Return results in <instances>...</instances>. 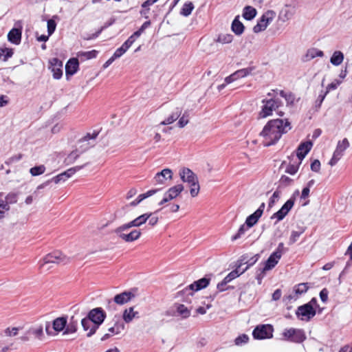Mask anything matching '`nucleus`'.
I'll list each match as a JSON object with an SVG mask.
<instances>
[{
  "label": "nucleus",
  "mask_w": 352,
  "mask_h": 352,
  "mask_svg": "<svg viewBox=\"0 0 352 352\" xmlns=\"http://www.w3.org/2000/svg\"><path fill=\"white\" fill-rule=\"evenodd\" d=\"M292 129L288 119H273L269 120L260 133L263 138V145L270 146L276 144L283 134Z\"/></svg>",
  "instance_id": "obj_1"
},
{
  "label": "nucleus",
  "mask_w": 352,
  "mask_h": 352,
  "mask_svg": "<svg viewBox=\"0 0 352 352\" xmlns=\"http://www.w3.org/2000/svg\"><path fill=\"white\" fill-rule=\"evenodd\" d=\"M179 176L182 182H187L190 185L191 196L196 197L200 188L197 176L188 168H182L179 171Z\"/></svg>",
  "instance_id": "obj_2"
},
{
  "label": "nucleus",
  "mask_w": 352,
  "mask_h": 352,
  "mask_svg": "<svg viewBox=\"0 0 352 352\" xmlns=\"http://www.w3.org/2000/svg\"><path fill=\"white\" fill-rule=\"evenodd\" d=\"M68 316L65 315L58 317L54 319L52 322V328L54 332L51 330V324L50 322L45 324V331L48 336H54L58 333L64 331L67 327Z\"/></svg>",
  "instance_id": "obj_3"
},
{
  "label": "nucleus",
  "mask_w": 352,
  "mask_h": 352,
  "mask_svg": "<svg viewBox=\"0 0 352 352\" xmlns=\"http://www.w3.org/2000/svg\"><path fill=\"white\" fill-rule=\"evenodd\" d=\"M69 259L60 251H54L47 254L42 261H40V267L44 268L47 264H67Z\"/></svg>",
  "instance_id": "obj_4"
},
{
  "label": "nucleus",
  "mask_w": 352,
  "mask_h": 352,
  "mask_svg": "<svg viewBox=\"0 0 352 352\" xmlns=\"http://www.w3.org/2000/svg\"><path fill=\"white\" fill-rule=\"evenodd\" d=\"M282 335L285 340L291 342L302 343L306 339V335L304 330L300 329H285Z\"/></svg>",
  "instance_id": "obj_5"
},
{
  "label": "nucleus",
  "mask_w": 352,
  "mask_h": 352,
  "mask_svg": "<svg viewBox=\"0 0 352 352\" xmlns=\"http://www.w3.org/2000/svg\"><path fill=\"white\" fill-rule=\"evenodd\" d=\"M124 224L116 228L113 232L124 241L127 243H131L138 240L142 234L140 230H133L129 233H124L125 231L129 230L130 228H123Z\"/></svg>",
  "instance_id": "obj_6"
},
{
  "label": "nucleus",
  "mask_w": 352,
  "mask_h": 352,
  "mask_svg": "<svg viewBox=\"0 0 352 352\" xmlns=\"http://www.w3.org/2000/svg\"><path fill=\"white\" fill-rule=\"evenodd\" d=\"M274 327L272 324H258L252 331L255 340H265L273 337Z\"/></svg>",
  "instance_id": "obj_7"
},
{
  "label": "nucleus",
  "mask_w": 352,
  "mask_h": 352,
  "mask_svg": "<svg viewBox=\"0 0 352 352\" xmlns=\"http://www.w3.org/2000/svg\"><path fill=\"white\" fill-rule=\"evenodd\" d=\"M263 105L262 106L261 111L259 112V118H265L272 115L273 111L277 109L281 101L279 99H263L262 100Z\"/></svg>",
  "instance_id": "obj_8"
},
{
  "label": "nucleus",
  "mask_w": 352,
  "mask_h": 352,
  "mask_svg": "<svg viewBox=\"0 0 352 352\" xmlns=\"http://www.w3.org/2000/svg\"><path fill=\"white\" fill-rule=\"evenodd\" d=\"M112 322L113 325L108 329L107 333H105L102 338L101 341H105L111 338L113 335H118L121 333L125 328V324L123 320L119 316H115Z\"/></svg>",
  "instance_id": "obj_9"
},
{
  "label": "nucleus",
  "mask_w": 352,
  "mask_h": 352,
  "mask_svg": "<svg viewBox=\"0 0 352 352\" xmlns=\"http://www.w3.org/2000/svg\"><path fill=\"white\" fill-rule=\"evenodd\" d=\"M275 15V12L272 10H268L264 13L258 19L256 25L253 28L254 33H259L264 31L268 25L272 21Z\"/></svg>",
  "instance_id": "obj_10"
},
{
  "label": "nucleus",
  "mask_w": 352,
  "mask_h": 352,
  "mask_svg": "<svg viewBox=\"0 0 352 352\" xmlns=\"http://www.w3.org/2000/svg\"><path fill=\"white\" fill-rule=\"evenodd\" d=\"M316 314V309L309 304L299 306L296 311L297 318L301 320L309 321Z\"/></svg>",
  "instance_id": "obj_11"
},
{
  "label": "nucleus",
  "mask_w": 352,
  "mask_h": 352,
  "mask_svg": "<svg viewBox=\"0 0 352 352\" xmlns=\"http://www.w3.org/2000/svg\"><path fill=\"white\" fill-rule=\"evenodd\" d=\"M88 318L94 324H102L107 318V314L102 307H96L91 309L88 314Z\"/></svg>",
  "instance_id": "obj_12"
},
{
  "label": "nucleus",
  "mask_w": 352,
  "mask_h": 352,
  "mask_svg": "<svg viewBox=\"0 0 352 352\" xmlns=\"http://www.w3.org/2000/svg\"><path fill=\"white\" fill-rule=\"evenodd\" d=\"M294 206V198L289 199L282 207L272 214L271 219H276L277 221H282Z\"/></svg>",
  "instance_id": "obj_13"
},
{
  "label": "nucleus",
  "mask_w": 352,
  "mask_h": 352,
  "mask_svg": "<svg viewBox=\"0 0 352 352\" xmlns=\"http://www.w3.org/2000/svg\"><path fill=\"white\" fill-rule=\"evenodd\" d=\"M152 212H146L140 215L133 220L124 224L123 228H131L133 227H140L144 224L152 216Z\"/></svg>",
  "instance_id": "obj_14"
},
{
  "label": "nucleus",
  "mask_w": 352,
  "mask_h": 352,
  "mask_svg": "<svg viewBox=\"0 0 352 352\" xmlns=\"http://www.w3.org/2000/svg\"><path fill=\"white\" fill-rule=\"evenodd\" d=\"M52 72L53 73V78L58 80L63 76V62L58 58H53L50 60Z\"/></svg>",
  "instance_id": "obj_15"
},
{
  "label": "nucleus",
  "mask_w": 352,
  "mask_h": 352,
  "mask_svg": "<svg viewBox=\"0 0 352 352\" xmlns=\"http://www.w3.org/2000/svg\"><path fill=\"white\" fill-rule=\"evenodd\" d=\"M313 143L309 140L301 142L296 149V156L299 161L302 162L308 153L311 151Z\"/></svg>",
  "instance_id": "obj_16"
},
{
  "label": "nucleus",
  "mask_w": 352,
  "mask_h": 352,
  "mask_svg": "<svg viewBox=\"0 0 352 352\" xmlns=\"http://www.w3.org/2000/svg\"><path fill=\"white\" fill-rule=\"evenodd\" d=\"M210 276V274L206 275L204 277L194 281L190 285V289H192L195 292L206 288L210 284L211 280Z\"/></svg>",
  "instance_id": "obj_17"
},
{
  "label": "nucleus",
  "mask_w": 352,
  "mask_h": 352,
  "mask_svg": "<svg viewBox=\"0 0 352 352\" xmlns=\"http://www.w3.org/2000/svg\"><path fill=\"white\" fill-rule=\"evenodd\" d=\"M79 69V62L78 58H72L68 60L65 65V74L67 78L74 75Z\"/></svg>",
  "instance_id": "obj_18"
},
{
  "label": "nucleus",
  "mask_w": 352,
  "mask_h": 352,
  "mask_svg": "<svg viewBox=\"0 0 352 352\" xmlns=\"http://www.w3.org/2000/svg\"><path fill=\"white\" fill-rule=\"evenodd\" d=\"M134 297L135 295L131 292L124 291L120 294L116 295L113 298V300L116 304L122 305L129 302Z\"/></svg>",
  "instance_id": "obj_19"
},
{
  "label": "nucleus",
  "mask_w": 352,
  "mask_h": 352,
  "mask_svg": "<svg viewBox=\"0 0 352 352\" xmlns=\"http://www.w3.org/2000/svg\"><path fill=\"white\" fill-rule=\"evenodd\" d=\"M173 177V172L169 168H164L162 171L158 172L154 177V180L156 184H162L168 179H171Z\"/></svg>",
  "instance_id": "obj_20"
},
{
  "label": "nucleus",
  "mask_w": 352,
  "mask_h": 352,
  "mask_svg": "<svg viewBox=\"0 0 352 352\" xmlns=\"http://www.w3.org/2000/svg\"><path fill=\"white\" fill-rule=\"evenodd\" d=\"M21 29L13 28L8 34V40L12 44L19 45L21 41Z\"/></svg>",
  "instance_id": "obj_21"
},
{
  "label": "nucleus",
  "mask_w": 352,
  "mask_h": 352,
  "mask_svg": "<svg viewBox=\"0 0 352 352\" xmlns=\"http://www.w3.org/2000/svg\"><path fill=\"white\" fill-rule=\"evenodd\" d=\"M193 295L194 292L192 289H190V285L177 293V297L180 298L181 300L186 303L192 302V297Z\"/></svg>",
  "instance_id": "obj_22"
},
{
  "label": "nucleus",
  "mask_w": 352,
  "mask_h": 352,
  "mask_svg": "<svg viewBox=\"0 0 352 352\" xmlns=\"http://www.w3.org/2000/svg\"><path fill=\"white\" fill-rule=\"evenodd\" d=\"M297 8V3H293L291 4H286L282 9L280 14L283 16L284 21L289 20L293 17L296 13Z\"/></svg>",
  "instance_id": "obj_23"
},
{
  "label": "nucleus",
  "mask_w": 352,
  "mask_h": 352,
  "mask_svg": "<svg viewBox=\"0 0 352 352\" xmlns=\"http://www.w3.org/2000/svg\"><path fill=\"white\" fill-rule=\"evenodd\" d=\"M232 31L237 36L241 35L245 30V26L239 20V16H235L231 25Z\"/></svg>",
  "instance_id": "obj_24"
},
{
  "label": "nucleus",
  "mask_w": 352,
  "mask_h": 352,
  "mask_svg": "<svg viewBox=\"0 0 352 352\" xmlns=\"http://www.w3.org/2000/svg\"><path fill=\"white\" fill-rule=\"evenodd\" d=\"M66 180H67V178L65 176V174L64 172L58 174V175L52 177V179L43 182V184H40L37 187V190L43 189L47 186L51 182H54L55 184H58L60 182H64Z\"/></svg>",
  "instance_id": "obj_25"
},
{
  "label": "nucleus",
  "mask_w": 352,
  "mask_h": 352,
  "mask_svg": "<svg viewBox=\"0 0 352 352\" xmlns=\"http://www.w3.org/2000/svg\"><path fill=\"white\" fill-rule=\"evenodd\" d=\"M280 258L281 256L276 254V253L272 252L265 262L263 267L268 271L272 270L277 265Z\"/></svg>",
  "instance_id": "obj_26"
},
{
  "label": "nucleus",
  "mask_w": 352,
  "mask_h": 352,
  "mask_svg": "<svg viewBox=\"0 0 352 352\" xmlns=\"http://www.w3.org/2000/svg\"><path fill=\"white\" fill-rule=\"evenodd\" d=\"M183 190L184 186L182 184H177L170 188L164 194L168 199L172 200L179 196Z\"/></svg>",
  "instance_id": "obj_27"
},
{
  "label": "nucleus",
  "mask_w": 352,
  "mask_h": 352,
  "mask_svg": "<svg viewBox=\"0 0 352 352\" xmlns=\"http://www.w3.org/2000/svg\"><path fill=\"white\" fill-rule=\"evenodd\" d=\"M324 53L322 51L316 48H311L307 50L306 54L302 57V60L304 62H307L316 57H322Z\"/></svg>",
  "instance_id": "obj_28"
},
{
  "label": "nucleus",
  "mask_w": 352,
  "mask_h": 352,
  "mask_svg": "<svg viewBox=\"0 0 352 352\" xmlns=\"http://www.w3.org/2000/svg\"><path fill=\"white\" fill-rule=\"evenodd\" d=\"M78 329V320L74 316H72L69 319V322L67 323V327L63 331V335H67L74 333Z\"/></svg>",
  "instance_id": "obj_29"
},
{
  "label": "nucleus",
  "mask_w": 352,
  "mask_h": 352,
  "mask_svg": "<svg viewBox=\"0 0 352 352\" xmlns=\"http://www.w3.org/2000/svg\"><path fill=\"white\" fill-rule=\"evenodd\" d=\"M305 230L306 227L305 226H298L296 230H292L289 239V245L295 243L298 240L300 235L305 232Z\"/></svg>",
  "instance_id": "obj_30"
},
{
  "label": "nucleus",
  "mask_w": 352,
  "mask_h": 352,
  "mask_svg": "<svg viewBox=\"0 0 352 352\" xmlns=\"http://www.w3.org/2000/svg\"><path fill=\"white\" fill-rule=\"evenodd\" d=\"M256 14L257 11L254 8L250 6H246L243 8L242 16L245 20L251 21L255 18Z\"/></svg>",
  "instance_id": "obj_31"
},
{
  "label": "nucleus",
  "mask_w": 352,
  "mask_h": 352,
  "mask_svg": "<svg viewBox=\"0 0 352 352\" xmlns=\"http://www.w3.org/2000/svg\"><path fill=\"white\" fill-rule=\"evenodd\" d=\"M138 312L133 311V307H129V309H126L122 315V320L123 322H125L126 323L131 322L133 319L135 317H138Z\"/></svg>",
  "instance_id": "obj_32"
},
{
  "label": "nucleus",
  "mask_w": 352,
  "mask_h": 352,
  "mask_svg": "<svg viewBox=\"0 0 352 352\" xmlns=\"http://www.w3.org/2000/svg\"><path fill=\"white\" fill-rule=\"evenodd\" d=\"M182 113V109L179 107H177L174 111L164 121H162L160 124L162 125L170 124L177 120Z\"/></svg>",
  "instance_id": "obj_33"
},
{
  "label": "nucleus",
  "mask_w": 352,
  "mask_h": 352,
  "mask_svg": "<svg viewBox=\"0 0 352 352\" xmlns=\"http://www.w3.org/2000/svg\"><path fill=\"white\" fill-rule=\"evenodd\" d=\"M258 213V212H254L246 218L245 224L248 228L253 227L258 222L261 217V216H259Z\"/></svg>",
  "instance_id": "obj_34"
},
{
  "label": "nucleus",
  "mask_w": 352,
  "mask_h": 352,
  "mask_svg": "<svg viewBox=\"0 0 352 352\" xmlns=\"http://www.w3.org/2000/svg\"><path fill=\"white\" fill-rule=\"evenodd\" d=\"M344 60V54L340 51H336L330 58V62L335 66L340 65Z\"/></svg>",
  "instance_id": "obj_35"
},
{
  "label": "nucleus",
  "mask_w": 352,
  "mask_h": 352,
  "mask_svg": "<svg viewBox=\"0 0 352 352\" xmlns=\"http://www.w3.org/2000/svg\"><path fill=\"white\" fill-rule=\"evenodd\" d=\"M98 52L97 50H93L88 52H79L78 54V56L82 60H89L94 58H96Z\"/></svg>",
  "instance_id": "obj_36"
},
{
  "label": "nucleus",
  "mask_w": 352,
  "mask_h": 352,
  "mask_svg": "<svg viewBox=\"0 0 352 352\" xmlns=\"http://www.w3.org/2000/svg\"><path fill=\"white\" fill-rule=\"evenodd\" d=\"M100 131H94L93 133H87L84 137L79 140L78 144H83L85 142H94L96 138L98 136Z\"/></svg>",
  "instance_id": "obj_37"
},
{
  "label": "nucleus",
  "mask_w": 352,
  "mask_h": 352,
  "mask_svg": "<svg viewBox=\"0 0 352 352\" xmlns=\"http://www.w3.org/2000/svg\"><path fill=\"white\" fill-rule=\"evenodd\" d=\"M194 8V5L191 1L186 2L183 5L179 14L184 16H188L191 14Z\"/></svg>",
  "instance_id": "obj_38"
},
{
  "label": "nucleus",
  "mask_w": 352,
  "mask_h": 352,
  "mask_svg": "<svg viewBox=\"0 0 352 352\" xmlns=\"http://www.w3.org/2000/svg\"><path fill=\"white\" fill-rule=\"evenodd\" d=\"M80 155L81 153L78 151V149H76L72 151L65 158V163L67 165H69L74 163Z\"/></svg>",
  "instance_id": "obj_39"
},
{
  "label": "nucleus",
  "mask_w": 352,
  "mask_h": 352,
  "mask_svg": "<svg viewBox=\"0 0 352 352\" xmlns=\"http://www.w3.org/2000/svg\"><path fill=\"white\" fill-rule=\"evenodd\" d=\"M254 67H248L246 68L241 69L235 72V76L236 78H244L250 74H252V72L254 70Z\"/></svg>",
  "instance_id": "obj_40"
},
{
  "label": "nucleus",
  "mask_w": 352,
  "mask_h": 352,
  "mask_svg": "<svg viewBox=\"0 0 352 352\" xmlns=\"http://www.w3.org/2000/svg\"><path fill=\"white\" fill-rule=\"evenodd\" d=\"M308 289L309 286L307 283H299L294 286V292L296 295H301L306 293Z\"/></svg>",
  "instance_id": "obj_41"
},
{
  "label": "nucleus",
  "mask_w": 352,
  "mask_h": 352,
  "mask_svg": "<svg viewBox=\"0 0 352 352\" xmlns=\"http://www.w3.org/2000/svg\"><path fill=\"white\" fill-rule=\"evenodd\" d=\"M244 272L242 271H240L239 269L238 268H235L234 270H232V272H230L223 279H225V280L229 283L230 282H231L232 280L235 279L236 278L239 277V276H241L242 274H243Z\"/></svg>",
  "instance_id": "obj_42"
},
{
  "label": "nucleus",
  "mask_w": 352,
  "mask_h": 352,
  "mask_svg": "<svg viewBox=\"0 0 352 352\" xmlns=\"http://www.w3.org/2000/svg\"><path fill=\"white\" fill-rule=\"evenodd\" d=\"M177 312L184 319L188 318L190 316V310L182 304L177 306Z\"/></svg>",
  "instance_id": "obj_43"
},
{
  "label": "nucleus",
  "mask_w": 352,
  "mask_h": 352,
  "mask_svg": "<svg viewBox=\"0 0 352 352\" xmlns=\"http://www.w3.org/2000/svg\"><path fill=\"white\" fill-rule=\"evenodd\" d=\"M45 166L43 164L35 166L30 169V173L34 177L39 176L45 173Z\"/></svg>",
  "instance_id": "obj_44"
},
{
  "label": "nucleus",
  "mask_w": 352,
  "mask_h": 352,
  "mask_svg": "<svg viewBox=\"0 0 352 352\" xmlns=\"http://www.w3.org/2000/svg\"><path fill=\"white\" fill-rule=\"evenodd\" d=\"M14 54L13 50L12 48L8 47H0V57L3 56V60L4 61L8 60Z\"/></svg>",
  "instance_id": "obj_45"
},
{
  "label": "nucleus",
  "mask_w": 352,
  "mask_h": 352,
  "mask_svg": "<svg viewBox=\"0 0 352 352\" xmlns=\"http://www.w3.org/2000/svg\"><path fill=\"white\" fill-rule=\"evenodd\" d=\"M28 333L35 336V337L41 339L43 336V326L40 325L38 327H31L28 330Z\"/></svg>",
  "instance_id": "obj_46"
},
{
  "label": "nucleus",
  "mask_w": 352,
  "mask_h": 352,
  "mask_svg": "<svg viewBox=\"0 0 352 352\" xmlns=\"http://www.w3.org/2000/svg\"><path fill=\"white\" fill-rule=\"evenodd\" d=\"M232 40H233V36L232 34H226L219 35L216 41L223 43V44H227V43H230L232 41Z\"/></svg>",
  "instance_id": "obj_47"
},
{
  "label": "nucleus",
  "mask_w": 352,
  "mask_h": 352,
  "mask_svg": "<svg viewBox=\"0 0 352 352\" xmlns=\"http://www.w3.org/2000/svg\"><path fill=\"white\" fill-rule=\"evenodd\" d=\"M301 162H302L300 161L298 164H289L285 169V173L292 175H295L297 173Z\"/></svg>",
  "instance_id": "obj_48"
},
{
  "label": "nucleus",
  "mask_w": 352,
  "mask_h": 352,
  "mask_svg": "<svg viewBox=\"0 0 352 352\" xmlns=\"http://www.w3.org/2000/svg\"><path fill=\"white\" fill-rule=\"evenodd\" d=\"M259 258H260L259 254H256L252 256H250V255L249 254V258H248V265L243 270H242L243 272H245L251 266L254 265L257 262V261L259 259Z\"/></svg>",
  "instance_id": "obj_49"
},
{
  "label": "nucleus",
  "mask_w": 352,
  "mask_h": 352,
  "mask_svg": "<svg viewBox=\"0 0 352 352\" xmlns=\"http://www.w3.org/2000/svg\"><path fill=\"white\" fill-rule=\"evenodd\" d=\"M86 165H87V164L82 165V166H76L67 169V170L64 171L67 179L69 177H71L73 175H74L77 171L83 168Z\"/></svg>",
  "instance_id": "obj_50"
},
{
  "label": "nucleus",
  "mask_w": 352,
  "mask_h": 352,
  "mask_svg": "<svg viewBox=\"0 0 352 352\" xmlns=\"http://www.w3.org/2000/svg\"><path fill=\"white\" fill-rule=\"evenodd\" d=\"M327 95V91H324L322 90L320 93L318 95V98L316 100L315 102V107L316 110L319 109L322 104V102L324 101L326 96Z\"/></svg>",
  "instance_id": "obj_51"
},
{
  "label": "nucleus",
  "mask_w": 352,
  "mask_h": 352,
  "mask_svg": "<svg viewBox=\"0 0 352 352\" xmlns=\"http://www.w3.org/2000/svg\"><path fill=\"white\" fill-rule=\"evenodd\" d=\"M228 283L225 280V279H223L220 283H219L217 285V289L219 292H225L226 290L233 289L234 287L228 285L227 286Z\"/></svg>",
  "instance_id": "obj_52"
},
{
  "label": "nucleus",
  "mask_w": 352,
  "mask_h": 352,
  "mask_svg": "<svg viewBox=\"0 0 352 352\" xmlns=\"http://www.w3.org/2000/svg\"><path fill=\"white\" fill-rule=\"evenodd\" d=\"M268 271L265 267H259L256 270V279L258 285H261L262 280L265 276V272Z\"/></svg>",
  "instance_id": "obj_53"
},
{
  "label": "nucleus",
  "mask_w": 352,
  "mask_h": 352,
  "mask_svg": "<svg viewBox=\"0 0 352 352\" xmlns=\"http://www.w3.org/2000/svg\"><path fill=\"white\" fill-rule=\"evenodd\" d=\"M245 226L246 225L245 223L240 226L237 232L232 236L231 240L232 241L240 239L245 234L246 230L248 229V228Z\"/></svg>",
  "instance_id": "obj_54"
},
{
  "label": "nucleus",
  "mask_w": 352,
  "mask_h": 352,
  "mask_svg": "<svg viewBox=\"0 0 352 352\" xmlns=\"http://www.w3.org/2000/svg\"><path fill=\"white\" fill-rule=\"evenodd\" d=\"M17 200H18V194L16 192H10L5 197V201L8 204H15L17 202Z\"/></svg>",
  "instance_id": "obj_55"
},
{
  "label": "nucleus",
  "mask_w": 352,
  "mask_h": 352,
  "mask_svg": "<svg viewBox=\"0 0 352 352\" xmlns=\"http://www.w3.org/2000/svg\"><path fill=\"white\" fill-rule=\"evenodd\" d=\"M47 26L48 34L52 35L55 32L56 28V23L55 20L54 19L47 20Z\"/></svg>",
  "instance_id": "obj_56"
},
{
  "label": "nucleus",
  "mask_w": 352,
  "mask_h": 352,
  "mask_svg": "<svg viewBox=\"0 0 352 352\" xmlns=\"http://www.w3.org/2000/svg\"><path fill=\"white\" fill-rule=\"evenodd\" d=\"M249 258V254H243L239 259L236 261V267L239 269L242 267V265L246 264L248 265V258Z\"/></svg>",
  "instance_id": "obj_57"
},
{
  "label": "nucleus",
  "mask_w": 352,
  "mask_h": 352,
  "mask_svg": "<svg viewBox=\"0 0 352 352\" xmlns=\"http://www.w3.org/2000/svg\"><path fill=\"white\" fill-rule=\"evenodd\" d=\"M249 337L248 335L243 333L240 336H239L237 338H235L234 342L236 345H242L243 344H245L248 342Z\"/></svg>",
  "instance_id": "obj_58"
},
{
  "label": "nucleus",
  "mask_w": 352,
  "mask_h": 352,
  "mask_svg": "<svg viewBox=\"0 0 352 352\" xmlns=\"http://www.w3.org/2000/svg\"><path fill=\"white\" fill-rule=\"evenodd\" d=\"M94 146V142H85L83 144H79V148L78 151L82 153L87 151L90 148L93 147Z\"/></svg>",
  "instance_id": "obj_59"
},
{
  "label": "nucleus",
  "mask_w": 352,
  "mask_h": 352,
  "mask_svg": "<svg viewBox=\"0 0 352 352\" xmlns=\"http://www.w3.org/2000/svg\"><path fill=\"white\" fill-rule=\"evenodd\" d=\"M349 146V141L346 138L343 139L342 141H339L337 145V148L344 152Z\"/></svg>",
  "instance_id": "obj_60"
},
{
  "label": "nucleus",
  "mask_w": 352,
  "mask_h": 352,
  "mask_svg": "<svg viewBox=\"0 0 352 352\" xmlns=\"http://www.w3.org/2000/svg\"><path fill=\"white\" fill-rule=\"evenodd\" d=\"M91 320L88 318V316L81 320V325L84 331L90 330L91 328Z\"/></svg>",
  "instance_id": "obj_61"
},
{
  "label": "nucleus",
  "mask_w": 352,
  "mask_h": 352,
  "mask_svg": "<svg viewBox=\"0 0 352 352\" xmlns=\"http://www.w3.org/2000/svg\"><path fill=\"white\" fill-rule=\"evenodd\" d=\"M21 327H8L5 330V333L8 336H15L17 335L18 331L21 329Z\"/></svg>",
  "instance_id": "obj_62"
},
{
  "label": "nucleus",
  "mask_w": 352,
  "mask_h": 352,
  "mask_svg": "<svg viewBox=\"0 0 352 352\" xmlns=\"http://www.w3.org/2000/svg\"><path fill=\"white\" fill-rule=\"evenodd\" d=\"M280 192L278 190H276L274 192L272 196L270 198L268 202V207L272 208L276 203V199H278L280 197Z\"/></svg>",
  "instance_id": "obj_63"
},
{
  "label": "nucleus",
  "mask_w": 352,
  "mask_h": 352,
  "mask_svg": "<svg viewBox=\"0 0 352 352\" xmlns=\"http://www.w3.org/2000/svg\"><path fill=\"white\" fill-rule=\"evenodd\" d=\"M320 166V162L318 160H314L311 164V170L315 173H319Z\"/></svg>",
  "instance_id": "obj_64"
}]
</instances>
